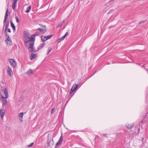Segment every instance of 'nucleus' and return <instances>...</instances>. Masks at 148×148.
Here are the masks:
<instances>
[{
  "label": "nucleus",
  "instance_id": "1",
  "mask_svg": "<svg viewBox=\"0 0 148 148\" xmlns=\"http://www.w3.org/2000/svg\"><path fill=\"white\" fill-rule=\"evenodd\" d=\"M34 35H32L30 36L29 33L25 31L23 32V40L25 45L28 49L29 52L35 50L33 47L34 43Z\"/></svg>",
  "mask_w": 148,
  "mask_h": 148
},
{
  "label": "nucleus",
  "instance_id": "2",
  "mask_svg": "<svg viewBox=\"0 0 148 148\" xmlns=\"http://www.w3.org/2000/svg\"><path fill=\"white\" fill-rule=\"evenodd\" d=\"M2 91L5 96V97H3V96H2L1 97V99H3V102H5H5H7L6 99L8 98V92L7 89L5 88L3 89Z\"/></svg>",
  "mask_w": 148,
  "mask_h": 148
},
{
  "label": "nucleus",
  "instance_id": "3",
  "mask_svg": "<svg viewBox=\"0 0 148 148\" xmlns=\"http://www.w3.org/2000/svg\"><path fill=\"white\" fill-rule=\"evenodd\" d=\"M39 25L41 27H42V28H38L37 29V30L40 31L42 34H45L47 30V28L46 26L45 25H43L42 24H40Z\"/></svg>",
  "mask_w": 148,
  "mask_h": 148
},
{
  "label": "nucleus",
  "instance_id": "4",
  "mask_svg": "<svg viewBox=\"0 0 148 148\" xmlns=\"http://www.w3.org/2000/svg\"><path fill=\"white\" fill-rule=\"evenodd\" d=\"M8 14H10V12L9 11L8 9H7L6 10V12L5 14V15L4 18V21H3V23L4 24L5 23H6V22L7 21L8 17L9 15Z\"/></svg>",
  "mask_w": 148,
  "mask_h": 148
},
{
  "label": "nucleus",
  "instance_id": "5",
  "mask_svg": "<svg viewBox=\"0 0 148 148\" xmlns=\"http://www.w3.org/2000/svg\"><path fill=\"white\" fill-rule=\"evenodd\" d=\"M9 60L11 65H12L13 68L15 67L16 65V63L15 60L13 59H10Z\"/></svg>",
  "mask_w": 148,
  "mask_h": 148
},
{
  "label": "nucleus",
  "instance_id": "6",
  "mask_svg": "<svg viewBox=\"0 0 148 148\" xmlns=\"http://www.w3.org/2000/svg\"><path fill=\"white\" fill-rule=\"evenodd\" d=\"M52 36L53 35H49L48 36H45L43 38H42V36L41 38L42 40V42H44L51 38Z\"/></svg>",
  "mask_w": 148,
  "mask_h": 148
},
{
  "label": "nucleus",
  "instance_id": "7",
  "mask_svg": "<svg viewBox=\"0 0 148 148\" xmlns=\"http://www.w3.org/2000/svg\"><path fill=\"white\" fill-rule=\"evenodd\" d=\"M5 111L4 109H0V115L3 119L5 113Z\"/></svg>",
  "mask_w": 148,
  "mask_h": 148
},
{
  "label": "nucleus",
  "instance_id": "8",
  "mask_svg": "<svg viewBox=\"0 0 148 148\" xmlns=\"http://www.w3.org/2000/svg\"><path fill=\"white\" fill-rule=\"evenodd\" d=\"M8 68L7 70L8 74L9 76H12L13 75L12 70L9 66H8Z\"/></svg>",
  "mask_w": 148,
  "mask_h": 148
},
{
  "label": "nucleus",
  "instance_id": "9",
  "mask_svg": "<svg viewBox=\"0 0 148 148\" xmlns=\"http://www.w3.org/2000/svg\"><path fill=\"white\" fill-rule=\"evenodd\" d=\"M18 0H14L12 4V8L13 9L15 10L16 7V3Z\"/></svg>",
  "mask_w": 148,
  "mask_h": 148
},
{
  "label": "nucleus",
  "instance_id": "10",
  "mask_svg": "<svg viewBox=\"0 0 148 148\" xmlns=\"http://www.w3.org/2000/svg\"><path fill=\"white\" fill-rule=\"evenodd\" d=\"M24 114L23 112L20 113L18 115V118L20 121H22L23 115Z\"/></svg>",
  "mask_w": 148,
  "mask_h": 148
},
{
  "label": "nucleus",
  "instance_id": "11",
  "mask_svg": "<svg viewBox=\"0 0 148 148\" xmlns=\"http://www.w3.org/2000/svg\"><path fill=\"white\" fill-rule=\"evenodd\" d=\"M62 140L63 138L62 136H61L60 137V138L59 139L58 141L56 144V147H57L59 145L61 144V143H62Z\"/></svg>",
  "mask_w": 148,
  "mask_h": 148
},
{
  "label": "nucleus",
  "instance_id": "12",
  "mask_svg": "<svg viewBox=\"0 0 148 148\" xmlns=\"http://www.w3.org/2000/svg\"><path fill=\"white\" fill-rule=\"evenodd\" d=\"M37 56L36 54L32 53V56L30 57V58L31 60H33Z\"/></svg>",
  "mask_w": 148,
  "mask_h": 148
},
{
  "label": "nucleus",
  "instance_id": "13",
  "mask_svg": "<svg viewBox=\"0 0 148 148\" xmlns=\"http://www.w3.org/2000/svg\"><path fill=\"white\" fill-rule=\"evenodd\" d=\"M134 126V124H127L126 125V127L128 129H131Z\"/></svg>",
  "mask_w": 148,
  "mask_h": 148
},
{
  "label": "nucleus",
  "instance_id": "14",
  "mask_svg": "<svg viewBox=\"0 0 148 148\" xmlns=\"http://www.w3.org/2000/svg\"><path fill=\"white\" fill-rule=\"evenodd\" d=\"M45 45V43H44L40 44L38 47V50L44 47Z\"/></svg>",
  "mask_w": 148,
  "mask_h": 148
},
{
  "label": "nucleus",
  "instance_id": "15",
  "mask_svg": "<svg viewBox=\"0 0 148 148\" xmlns=\"http://www.w3.org/2000/svg\"><path fill=\"white\" fill-rule=\"evenodd\" d=\"M33 73V71L32 69H30L28 71H27L25 74L27 75H29Z\"/></svg>",
  "mask_w": 148,
  "mask_h": 148
},
{
  "label": "nucleus",
  "instance_id": "16",
  "mask_svg": "<svg viewBox=\"0 0 148 148\" xmlns=\"http://www.w3.org/2000/svg\"><path fill=\"white\" fill-rule=\"evenodd\" d=\"M78 85H79L78 84H75L73 85V86H72L71 88H73V90H74L75 91L78 87Z\"/></svg>",
  "mask_w": 148,
  "mask_h": 148
},
{
  "label": "nucleus",
  "instance_id": "17",
  "mask_svg": "<svg viewBox=\"0 0 148 148\" xmlns=\"http://www.w3.org/2000/svg\"><path fill=\"white\" fill-rule=\"evenodd\" d=\"M9 25V22L8 21L7 22L6 24L5 28V33H7L6 30L8 28V27Z\"/></svg>",
  "mask_w": 148,
  "mask_h": 148
},
{
  "label": "nucleus",
  "instance_id": "18",
  "mask_svg": "<svg viewBox=\"0 0 148 148\" xmlns=\"http://www.w3.org/2000/svg\"><path fill=\"white\" fill-rule=\"evenodd\" d=\"M65 37L64 36L62 37L61 38H60L58 39L57 40V42H60L61 41L64 40V39L65 38Z\"/></svg>",
  "mask_w": 148,
  "mask_h": 148
},
{
  "label": "nucleus",
  "instance_id": "19",
  "mask_svg": "<svg viewBox=\"0 0 148 148\" xmlns=\"http://www.w3.org/2000/svg\"><path fill=\"white\" fill-rule=\"evenodd\" d=\"M65 21V20H63L62 22H61L60 23L58 26H57L58 27H60L62 26L63 25V24L64 23Z\"/></svg>",
  "mask_w": 148,
  "mask_h": 148
},
{
  "label": "nucleus",
  "instance_id": "20",
  "mask_svg": "<svg viewBox=\"0 0 148 148\" xmlns=\"http://www.w3.org/2000/svg\"><path fill=\"white\" fill-rule=\"evenodd\" d=\"M40 33H41V32H40V31L39 32H36V33H35V34H33V35H34V41L35 40V36H39L40 35Z\"/></svg>",
  "mask_w": 148,
  "mask_h": 148
},
{
  "label": "nucleus",
  "instance_id": "21",
  "mask_svg": "<svg viewBox=\"0 0 148 148\" xmlns=\"http://www.w3.org/2000/svg\"><path fill=\"white\" fill-rule=\"evenodd\" d=\"M31 6H28L26 9V10L25 12L26 13H27L29 12L30 10L31 9Z\"/></svg>",
  "mask_w": 148,
  "mask_h": 148
},
{
  "label": "nucleus",
  "instance_id": "22",
  "mask_svg": "<svg viewBox=\"0 0 148 148\" xmlns=\"http://www.w3.org/2000/svg\"><path fill=\"white\" fill-rule=\"evenodd\" d=\"M8 45L11 46L12 45V42L11 40L7 41L6 42Z\"/></svg>",
  "mask_w": 148,
  "mask_h": 148
},
{
  "label": "nucleus",
  "instance_id": "23",
  "mask_svg": "<svg viewBox=\"0 0 148 148\" xmlns=\"http://www.w3.org/2000/svg\"><path fill=\"white\" fill-rule=\"evenodd\" d=\"M52 50V49L50 47H48V51L47 53V55H48L50 52Z\"/></svg>",
  "mask_w": 148,
  "mask_h": 148
},
{
  "label": "nucleus",
  "instance_id": "24",
  "mask_svg": "<svg viewBox=\"0 0 148 148\" xmlns=\"http://www.w3.org/2000/svg\"><path fill=\"white\" fill-rule=\"evenodd\" d=\"M8 102H3V108H5L6 107L7 103Z\"/></svg>",
  "mask_w": 148,
  "mask_h": 148
},
{
  "label": "nucleus",
  "instance_id": "25",
  "mask_svg": "<svg viewBox=\"0 0 148 148\" xmlns=\"http://www.w3.org/2000/svg\"><path fill=\"white\" fill-rule=\"evenodd\" d=\"M10 23L11 26L12 27H14V26H15L14 24L12 22V20H10Z\"/></svg>",
  "mask_w": 148,
  "mask_h": 148
},
{
  "label": "nucleus",
  "instance_id": "26",
  "mask_svg": "<svg viewBox=\"0 0 148 148\" xmlns=\"http://www.w3.org/2000/svg\"><path fill=\"white\" fill-rule=\"evenodd\" d=\"M15 18H16V22L18 23H19V19H18V17L16 15V14H15Z\"/></svg>",
  "mask_w": 148,
  "mask_h": 148
},
{
  "label": "nucleus",
  "instance_id": "27",
  "mask_svg": "<svg viewBox=\"0 0 148 148\" xmlns=\"http://www.w3.org/2000/svg\"><path fill=\"white\" fill-rule=\"evenodd\" d=\"M146 122V121L145 119H143L141 121V123L143 125V124H145Z\"/></svg>",
  "mask_w": 148,
  "mask_h": 148
},
{
  "label": "nucleus",
  "instance_id": "28",
  "mask_svg": "<svg viewBox=\"0 0 148 148\" xmlns=\"http://www.w3.org/2000/svg\"><path fill=\"white\" fill-rule=\"evenodd\" d=\"M55 109L54 108H52L51 110V114H53L54 113V112H55Z\"/></svg>",
  "mask_w": 148,
  "mask_h": 148
},
{
  "label": "nucleus",
  "instance_id": "29",
  "mask_svg": "<svg viewBox=\"0 0 148 148\" xmlns=\"http://www.w3.org/2000/svg\"><path fill=\"white\" fill-rule=\"evenodd\" d=\"M5 33V36L7 38H10V37L9 36V35H8V34H7V32L6 33Z\"/></svg>",
  "mask_w": 148,
  "mask_h": 148
},
{
  "label": "nucleus",
  "instance_id": "30",
  "mask_svg": "<svg viewBox=\"0 0 148 148\" xmlns=\"http://www.w3.org/2000/svg\"><path fill=\"white\" fill-rule=\"evenodd\" d=\"M33 143H32L31 144H29V145H28L27 146L28 147H32L33 145Z\"/></svg>",
  "mask_w": 148,
  "mask_h": 148
},
{
  "label": "nucleus",
  "instance_id": "31",
  "mask_svg": "<svg viewBox=\"0 0 148 148\" xmlns=\"http://www.w3.org/2000/svg\"><path fill=\"white\" fill-rule=\"evenodd\" d=\"M145 21H145V20L139 22V24H142V23H145Z\"/></svg>",
  "mask_w": 148,
  "mask_h": 148
},
{
  "label": "nucleus",
  "instance_id": "32",
  "mask_svg": "<svg viewBox=\"0 0 148 148\" xmlns=\"http://www.w3.org/2000/svg\"><path fill=\"white\" fill-rule=\"evenodd\" d=\"M74 91V90H73V88H71V90H70L69 91V93L70 94H71Z\"/></svg>",
  "mask_w": 148,
  "mask_h": 148
},
{
  "label": "nucleus",
  "instance_id": "33",
  "mask_svg": "<svg viewBox=\"0 0 148 148\" xmlns=\"http://www.w3.org/2000/svg\"><path fill=\"white\" fill-rule=\"evenodd\" d=\"M69 34V33L68 32H66L65 34V35L64 36L65 37L66 36H67Z\"/></svg>",
  "mask_w": 148,
  "mask_h": 148
},
{
  "label": "nucleus",
  "instance_id": "34",
  "mask_svg": "<svg viewBox=\"0 0 148 148\" xmlns=\"http://www.w3.org/2000/svg\"><path fill=\"white\" fill-rule=\"evenodd\" d=\"M101 135L103 136H105V137H107V136H106L107 134H102Z\"/></svg>",
  "mask_w": 148,
  "mask_h": 148
},
{
  "label": "nucleus",
  "instance_id": "35",
  "mask_svg": "<svg viewBox=\"0 0 148 148\" xmlns=\"http://www.w3.org/2000/svg\"><path fill=\"white\" fill-rule=\"evenodd\" d=\"M23 96H21V97L20 98V100H21L20 102H21V99H22V100H23L22 99L23 98Z\"/></svg>",
  "mask_w": 148,
  "mask_h": 148
},
{
  "label": "nucleus",
  "instance_id": "36",
  "mask_svg": "<svg viewBox=\"0 0 148 148\" xmlns=\"http://www.w3.org/2000/svg\"><path fill=\"white\" fill-rule=\"evenodd\" d=\"M10 40H11L10 38H7L6 40H5V41L6 42H7V41H8Z\"/></svg>",
  "mask_w": 148,
  "mask_h": 148
},
{
  "label": "nucleus",
  "instance_id": "37",
  "mask_svg": "<svg viewBox=\"0 0 148 148\" xmlns=\"http://www.w3.org/2000/svg\"><path fill=\"white\" fill-rule=\"evenodd\" d=\"M12 29H13V30L14 32H15V30H16L15 27L14 26V27H12Z\"/></svg>",
  "mask_w": 148,
  "mask_h": 148
},
{
  "label": "nucleus",
  "instance_id": "38",
  "mask_svg": "<svg viewBox=\"0 0 148 148\" xmlns=\"http://www.w3.org/2000/svg\"><path fill=\"white\" fill-rule=\"evenodd\" d=\"M12 29H13V30L14 32H15V30H16L15 27L14 26V27H12Z\"/></svg>",
  "mask_w": 148,
  "mask_h": 148
},
{
  "label": "nucleus",
  "instance_id": "39",
  "mask_svg": "<svg viewBox=\"0 0 148 148\" xmlns=\"http://www.w3.org/2000/svg\"><path fill=\"white\" fill-rule=\"evenodd\" d=\"M7 31H8L9 32V33H10L11 32V30H10V29H7Z\"/></svg>",
  "mask_w": 148,
  "mask_h": 148
},
{
  "label": "nucleus",
  "instance_id": "40",
  "mask_svg": "<svg viewBox=\"0 0 148 148\" xmlns=\"http://www.w3.org/2000/svg\"><path fill=\"white\" fill-rule=\"evenodd\" d=\"M140 131V128H139L138 129V133Z\"/></svg>",
  "mask_w": 148,
  "mask_h": 148
},
{
  "label": "nucleus",
  "instance_id": "41",
  "mask_svg": "<svg viewBox=\"0 0 148 148\" xmlns=\"http://www.w3.org/2000/svg\"><path fill=\"white\" fill-rule=\"evenodd\" d=\"M111 11V10H110L109 11V12H108V14H109V13H110V12Z\"/></svg>",
  "mask_w": 148,
  "mask_h": 148
},
{
  "label": "nucleus",
  "instance_id": "42",
  "mask_svg": "<svg viewBox=\"0 0 148 148\" xmlns=\"http://www.w3.org/2000/svg\"><path fill=\"white\" fill-rule=\"evenodd\" d=\"M147 116V114L145 116V118H146Z\"/></svg>",
  "mask_w": 148,
  "mask_h": 148
},
{
  "label": "nucleus",
  "instance_id": "43",
  "mask_svg": "<svg viewBox=\"0 0 148 148\" xmlns=\"http://www.w3.org/2000/svg\"><path fill=\"white\" fill-rule=\"evenodd\" d=\"M114 0H112V2L114 1Z\"/></svg>",
  "mask_w": 148,
  "mask_h": 148
},
{
  "label": "nucleus",
  "instance_id": "44",
  "mask_svg": "<svg viewBox=\"0 0 148 148\" xmlns=\"http://www.w3.org/2000/svg\"><path fill=\"white\" fill-rule=\"evenodd\" d=\"M96 72V71H95V72L94 73H95Z\"/></svg>",
  "mask_w": 148,
  "mask_h": 148
}]
</instances>
